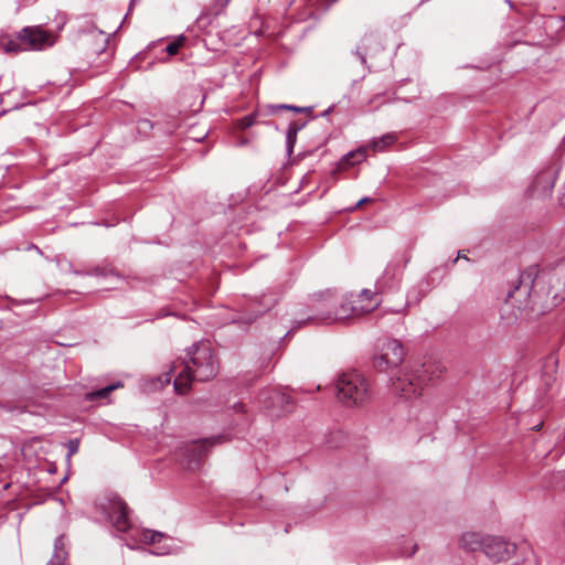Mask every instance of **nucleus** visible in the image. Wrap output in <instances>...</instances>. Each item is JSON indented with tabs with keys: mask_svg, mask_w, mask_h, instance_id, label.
Listing matches in <instances>:
<instances>
[{
	"mask_svg": "<svg viewBox=\"0 0 565 565\" xmlns=\"http://www.w3.org/2000/svg\"><path fill=\"white\" fill-rule=\"evenodd\" d=\"M305 125H306L305 121H299V120L291 121L289 124V127L287 130H289L291 132V135H297L298 131H300L305 127Z\"/></svg>",
	"mask_w": 565,
	"mask_h": 565,
	"instance_id": "25",
	"label": "nucleus"
},
{
	"mask_svg": "<svg viewBox=\"0 0 565 565\" xmlns=\"http://www.w3.org/2000/svg\"><path fill=\"white\" fill-rule=\"evenodd\" d=\"M402 276V266L398 262H391L384 269L383 275L376 281V289L384 291L395 287L399 282Z\"/></svg>",
	"mask_w": 565,
	"mask_h": 565,
	"instance_id": "11",
	"label": "nucleus"
},
{
	"mask_svg": "<svg viewBox=\"0 0 565 565\" xmlns=\"http://www.w3.org/2000/svg\"><path fill=\"white\" fill-rule=\"evenodd\" d=\"M215 1H216V3H217L218 6H221V7H225V6H227V4H228V2H224L225 0H215Z\"/></svg>",
	"mask_w": 565,
	"mask_h": 565,
	"instance_id": "29",
	"label": "nucleus"
},
{
	"mask_svg": "<svg viewBox=\"0 0 565 565\" xmlns=\"http://www.w3.org/2000/svg\"><path fill=\"white\" fill-rule=\"evenodd\" d=\"M282 109H286V110H291V111H295V113H310L311 111V107H298V106H294V105H287V104H279V105H271L269 106V110L270 113L275 114L279 110H282Z\"/></svg>",
	"mask_w": 565,
	"mask_h": 565,
	"instance_id": "18",
	"label": "nucleus"
},
{
	"mask_svg": "<svg viewBox=\"0 0 565 565\" xmlns=\"http://www.w3.org/2000/svg\"><path fill=\"white\" fill-rule=\"evenodd\" d=\"M254 124H255V115L250 114V115L243 117L239 120V128L247 129V128L252 127Z\"/></svg>",
	"mask_w": 565,
	"mask_h": 565,
	"instance_id": "23",
	"label": "nucleus"
},
{
	"mask_svg": "<svg viewBox=\"0 0 565 565\" xmlns=\"http://www.w3.org/2000/svg\"><path fill=\"white\" fill-rule=\"evenodd\" d=\"M184 41V36H180L178 40L169 43L166 47V52L169 55H174L178 53L179 49L181 47L182 43Z\"/></svg>",
	"mask_w": 565,
	"mask_h": 565,
	"instance_id": "22",
	"label": "nucleus"
},
{
	"mask_svg": "<svg viewBox=\"0 0 565 565\" xmlns=\"http://www.w3.org/2000/svg\"><path fill=\"white\" fill-rule=\"evenodd\" d=\"M365 159V150L364 149H358L355 151H351L347 153L343 158V161L348 164H355L360 163Z\"/></svg>",
	"mask_w": 565,
	"mask_h": 565,
	"instance_id": "20",
	"label": "nucleus"
},
{
	"mask_svg": "<svg viewBox=\"0 0 565 565\" xmlns=\"http://www.w3.org/2000/svg\"><path fill=\"white\" fill-rule=\"evenodd\" d=\"M142 541L149 544H154L160 542L166 535L158 531L152 530H143L142 533Z\"/></svg>",
	"mask_w": 565,
	"mask_h": 565,
	"instance_id": "21",
	"label": "nucleus"
},
{
	"mask_svg": "<svg viewBox=\"0 0 565 565\" xmlns=\"http://www.w3.org/2000/svg\"><path fill=\"white\" fill-rule=\"evenodd\" d=\"M121 386H122V384L120 382H117V383L110 384L106 387L89 392L86 394L85 397L87 401H90V402L96 401V399H105L110 395L111 392H114L115 390H117L118 387H121Z\"/></svg>",
	"mask_w": 565,
	"mask_h": 565,
	"instance_id": "16",
	"label": "nucleus"
},
{
	"mask_svg": "<svg viewBox=\"0 0 565 565\" xmlns=\"http://www.w3.org/2000/svg\"><path fill=\"white\" fill-rule=\"evenodd\" d=\"M546 296L553 305H558L565 299V259L546 274Z\"/></svg>",
	"mask_w": 565,
	"mask_h": 565,
	"instance_id": "7",
	"label": "nucleus"
},
{
	"mask_svg": "<svg viewBox=\"0 0 565 565\" xmlns=\"http://www.w3.org/2000/svg\"><path fill=\"white\" fill-rule=\"evenodd\" d=\"M369 198H363L356 203V207H360L361 205L365 204V202H369Z\"/></svg>",
	"mask_w": 565,
	"mask_h": 565,
	"instance_id": "28",
	"label": "nucleus"
},
{
	"mask_svg": "<svg viewBox=\"0 0 565 565\" xmlns=\"http://www.w3.org/2000/svg\"><path fill=\"white\" fill-rule=\"evenodd\" d=\"M220 371L218 359L209 341H198L185 350L182 360L173 362L167 373V382L174 375L173 386L178 394H186L194 381L207 382Z\"/></svg>",
	"mask_w": 565,
	"mask_h": 565,
	"instance_id": "2",
	"label": "nucleus"
},
{
	"mask_svg": "<svg viewBox=\"0 0 565 565\" xmlns=\"http://www.w3.org/2000/svg\"><path fill=\"white\" fill-rule=\"evenodd\" d=\"M381 299L376 292L363 289L359 294H350L335 306L331 290L320 291L310 298V312L306 319L298 320V324H322L356 318L371 312L379 307Z\"/></svg>",
	"mask_w": 565,
	"mask_h": 565,
	"instance_id": "1",
	"label": "nucleus"
},
{
	"mask_svg": "<svg viewBox=\"0 0 565 565\" xmlns=\"http://www.w3.org/2000/svg\"><path fill=\"white\" fill-rule=\"evenodd\" d=\"M4 51L14 54L26 51L23 41L20 39V32L15 39L9 40L4 44Z\"/></svg>",
	"mask_w": 565,
	"mask_h": 565,
	"instance_id": "17",
	"label": "nucleus"
},
{
	"mask_svg": "<svg viewBox=\"0 0 565 565\" xmlns=\"http://www.w3.org/2000/svg\"><path fill=\"white\" fill-rule=\"evenodd\" d=\"M231 0H225L224 2H230Z\"/></svg>",
	"mask_w": 565,
	"mask_h": 565,
	"instance_id": "33",
	"label": "nucleus"
},
{
	"mask_svg": "<svg viewBox=\"0 0 565 565\" xmlns=\"http://www.w3.org/2000/svg\"><path fill=\"white\" fill-rule=\"evenodd\" d=\"M220 437L212 439L194 440L181 448L182 463L189 470L196 469L209 449L220 441Z\"/></svg>",
	"mask_w": 565,
	"mask_h": 565,
	"instance_id": "6",
	"label": "nucleus"
},
{
	"mask_svg": "<svg viewBox=\"0 0 565 565\" xmlns=\"http://www.w3.org/2000/svg\"><path fill=\"white\" fill-rule=\"evenodd\" d=\"M515 552V545L498 536H486L483 553L493 563L508 561Z\"/></svg>",
	"mask_w": 565,
	"mask_h": 565,
	"instance_id": "8",
	"label": "nucleus"
},
{
	"mask_svg": "<svg viewBox=\"0 0 565 565\" xmlns=\"http://www.w3.org/2000/svg\"><path fill=\"white\" fill-rule=\"evenodd\" d=\"M355 53H356V55H359L361 63L364 64L366 62L365 54L361 53L359 50H356Z\"/></svg>",
	"mask_w": 565,
	"mask_h": 565,
	"instance_id": "27",
	"label": "nucleus"
},
{
	"mask_svg": "<svg viewBox=\"0 0 565 565\" xmlns=\"http://www.w3.org/2000/svg\"><path fill=\"white\" fill-rule=\"evenodd\" d=\"M337 398L344 406L360 407L371 398V388L367 379L353 370L339 375L337 383Z\"/></svg>",
	"mask_w": 565,
	"mask_h": 565,
	"instance_id": "4",
	"label": "nucleus"
},
{
	"mask_svg": "<svg viewBox=\"0 0 565 565\" xmlns=\"http://www.w3.org/2000/svg\"><path fill=\"white\" fill-rule=\"evenodd\" d=\"M415 551H416V546H414V548H413V551H412L411 555L415 554Z\"/></svg>",
	"mask_w": 565,
	"mask_h": 565,
	"instance_id": "32",
	"label": "nucleus"
},
{
	"mask_svg": "<svg viewBox=\"0 0 565 565\" xmlns=\"http://www.w3.org/2000/svg\"><path fill=\"white\" fill-rule=\"evenodd\" d=\"M109 519L115 529L119 532H127L131 526L128 518L127 505L119 498L110 501Z\"/></svg>",
	"mask_w": 565,
	"mask_h": 565,
	"instance_id": "10",
	"label": "nucleus"
},
{
	"mask_svg": "<svg viewBox=\"0 0 565 565\" xmlns=\"http://www.w3.org/2000/svg\"><path fill=\"white\" fill-rule=\"evenodd\" d=\"M296 139H297V135H291V132L289 130H287L286 141H287L289 151H292Z\"/></svg>",
	"mask_w": 565,
	"mask_h": 565,
	"instance_id": "26",
	"label": "nucleus"
},
{
	"mask_svg": "<svg viewBox=\"0 0 565 565\" xmlns=\"http://www.w3.org/2000/svg\"><path fill=\"white\" fill-rule=\"evenodd\" d=\"M396 141L395 134H385L380 138H374L370 146L374 151H384L387 149L391 145H393Z\"/></svg>",
	"mask_w": 565,
	"mask_h": 565,
	"instance_id": "15",
	"label": "nucleus"
},
{
	"mask_svg": "<svg viewBox=\"0 0 565 565\" xmlns=\"http://www.w3.org/2000/svg\"><path fill=\"white\" fill-rule=\"evenodd\" d=\"M441 372L440 365L433 362L406 366L392 377L391 391L404 399L417 397L424 386L438 377Z\"/></svg>",
	"mask_w": 565,
	"mask_h": 565,
	"instance_id": "3",
	"label": "nucleus"
},
{
	"mask_svg": "<svg viewBox=\"0 0 565 565\" xmlns=\"http://www.w3.org/2000/svg\"><path fill=\"white\" fill-rule=\"evenodd\" d=\"M405 349L396 339H386L380 347V352L374 359V366L385 372L388 369L401 365L405 358Z\"/></svg>",
	"mask_w": 565,
	"mask_h": 565,
	"instance_id": "5",
	"label": "nucleus"
},
{
	"mask_svg": "<svg viewBox=\"0 0 565 565\" xmlns=\"http://www.w3.org/2000/svg\"><path fill=\"white\" fill-rule=\"evenodd\" d=\"M235 407L238 408L239 411H243L244 405H239V406H235Z\"/></svg>",
	"mask_w": 565,
	"mask_h": 565,
	"instance_id": "31",
	"label": "nucleus"
},
{
	"mask_svg": "<svg viewBox=\"0 0 565 565\" xmlns=\"http://www.w3.org/2000/svg\"><path fill=\"white\" fill-rule=\"evenodd\" d=\"M533 274L534 269L521 273L519 277V285L512 292H509L508 296L512 298L515 292H522L524 295H527L532 287L536 284L535 280L533 279Z\"/></svg>",
	"mask_w": 565,
	"mask_h": 565,
	"instance_id": "13",
	"label": "nucleus"
},
{
	"mask_svg": "<svg viewBox=\"0 0 565 565\" xmlns=\"http://www.w3.org/2000/svg\"><path fill=\"white\" fill-rule=\"evenodd\" d=\"M65 536L64 535H60L58 537H56L55 542H54V554L52 556V558L50 559V562L47 563V565H65V559H66V551L64 548L65 546Z\"/></svg>",
	"mask_w": 565,
	"mask_h": 565,
	"instance_id": "14",
	"label": "nucleus"
},
{
	"mask_svg": "<svg viewBox=\"0 0 565 565\" xmlns=\"http://www.w3.org/2000/svg\"><path fill=\"white\" fill-rule=\"evenodd\" d=\"M505 2L510 6V8H513V3L511 0H505Z\"/></svg>",
	"mask_w": 565,
	"mask_h": 565,
	"instance_id": "30",
	"label": "nucleus"
},
{
	"mask_svg": "<svg viewBox=\"0 0 565 565\" xmlns=\"http://www.w3.org/2000/svg\"><path fill=\"white\" fill-rule=\"evenodd\" d=\"M20 39L23 41L25 50H42L52 45V35L41 26H25L20 31Z\"/></svg>",
	"mask_w": 565,
	"mask_h": 565,
	"instance_id": "9",
	"label": "nucleus"
},
{
	"mask_svg": "<svg viewBox=\"0 0 565 565\" xmlns=\"http://www.w3.org/2000/svg\"><path fill=\"white\" fill-rule=\"evenodd\" d=\"M484 537L479 533L467 532L460 537V546L467 551L475 552L479 548L483 550Z\"/></svg>",
	"mask_w": 565,
	"mask_h": 565,
	"instance_id": "12",
	"label": "nucleus"
},
{
	"mask_svg": "<svg viewBox=\"0 0 565 565\" xmlns=\"http://www.w3.org/2000/svg\"><path fill=\"white\" fill-rule=\"evenodd\" d=\"M269 398L270 402L266 404L267 407H271L275 404H280L281 406H284L285 404L287 405L290 403L289 397L285 393H281L279 391H271Z\"/></svg>",
	"mask_w": 565,
	"mask_h": 565,
	"instance_id": "19",
	"label": "nucleus"
},
{
	"mask_svg": "<svg viewBox=\"0 0 565 565\" xmlns=\"http://www.w3.org/2000/svg\"><path fill=\"white\" fill-rule=\"evenodd\" d=\"M67 449H68V452H67L68 457L75 455L79 449V440L78 439L68 440Z\"/></svg>",
	"mask_w": 565,
	"mask_h": 565,
	"instance_id": "24",
	"label": "nucleus"
}]
</instances>
